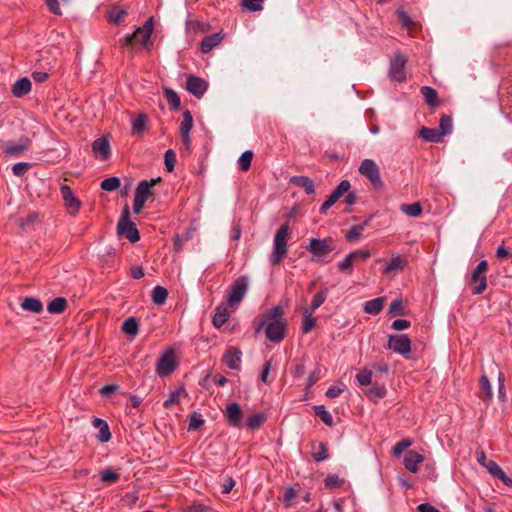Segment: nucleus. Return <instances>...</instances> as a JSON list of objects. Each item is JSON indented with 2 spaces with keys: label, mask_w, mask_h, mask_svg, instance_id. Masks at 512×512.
<instances>
[{
  "label": "nucleus",
  "mask_w": 512,
  "mask_h": 512,
  "mask_svg": "<svg viewBox=\"0 0 512 512\" xmlns=\"http://www.w3.org/2000/svg\"><path fill=\"white\" fill-rule=\"evenodd\" d=\"M228 317L229 313L227 307L225 305L217 306L212 317L214 327L221 328L226 323Z\"/></svg>",
  "instance_id": "nucleus-26"
},
{
  "label": "nucleus",
  "mask_w": 512,
  "mask_h": 512,
  "mask_svg": "<svg viewBox=\"0 0 512 512\" xmlns=\"http://www.w3.org/2000/svg\"><path fill=\"white\" fill-rule=\"evenodd\" d=\"M29 146V140L25 139L18 144L9 143L5 146L4 152L10 156L17 157L22 155Z\"/></svg>",
  "instance_id": "nucleus-27"
},
{
  "label": "nucleus",
  "mask_w": 512,
  "mask_h": 512,
  "mask_svg": "<svg viewBox=\"0 0 512 512\" xmlns=\"http://www.w3.org/2000/svg\"><path fill=\"white\" fill-rule=\"evenodd\" d=\"M284 310L281 306L269 309L258 322L255 332L258 333L265 327V334L269 341L279 343L285 336L286 322L282 319Z\"/></svg>",
  "instance_id": "nucleus-1"
},
{
  "label": "nucleus",
  "mask_w": 512,
  "mask_h": 512,
  "mask_svg": "<svg viewBox=\"0 0 512 512\" xmlns=\"http://www.w3.org/2000/svg\"><path fill=\"white\" fill-rule=\"evenodd\" d=\"M152 301L156 305H162L165 303L167 297H168V291L166 288L162 286H156L152 290Z\"/></svg>",
  "instance_id": "nucleus-34"
},
{
  "label": "nucleus",
  "mask_w": 512,
  "mask_h": 512,
  "mask_svg": "<svg viewBox=\"0 0 512 512\" xmlns=\"http://www.w3.org/2000/svg\"><path fill=\"white\" fill-rule=\"evenodd\" d=\"M30 163L27 162H18L12 166V172L15 176H22L29 169Z\"/></svg>",
  "instance_id": "nucleus-59"
},
{
  "label": "nucleus",
  "mask_w": 512,
  "mask_h": 512,
  "mask_svg": "<svg viewBox=\"0 0 512 512\" xmlns=\"http://www.w3.org/2000/svg\"><path fill=\"white\" fill-rule=\"evenodd\" d=\"M326 297H327V290L326 289L318 291L314 295L313 300L311 302L312 311H315L317 308H319L324 303V301L326 300Z\"/></svg>",
  "instance_id": "nucleus-49"
},
{
  "label": "nucleus",
  "mask_w": 512,
  "mask_h": 512,
  "mask_svg": "<svg viewBox=\"0 0 512 512\" xmlns=\"http://www.w3.org/2000/svg\"><path fill=\"white\" fill-rule=\"evenodd\" d=\"M368 222L369 220H366L362 224L351 226V228L346 232L345 238L348 241H358L363 234L365 226L368 225Z\"/></svg>",
  "instance_id": "nucleus-31"
},
{
  "label": "nucleus",
  "mask_w": 512,
  "mask_h": 512,
  "mask_svg": "<svg viewBox=\"0 0 512 512\" xmlns=\"http://www.w3.org/2000/svg\"><path fill=\"white\" fill-rule=\"evenodd\" d=\"M185 87L195 97L201 98L208 89V83L201 77L189 75Z\"/></svg>",
  "instance_id": "nucleus-14"
},
{
  "label": "nucleus",
  "mask_w": 512,
  "mask_h": 512,
  "mask_svg": "<svg viewBox=\"0 0 512 512\" xmlns=\"http://www.w3.org/2000/svg\"><path fill=\"white\" fill-rule=\"evenodd\" d=\"M479 388L481 394L484 395L486 400L491 399L492 397V387L490 381L486 375H482L479 381Z\"/></svg>",
  "instance_id": "nucleus-42"
},
{
  "label": "nucleus",
  "mask_w": 512,
  "mask_h": 512,
  "mask_svg": "<svg viewBox=\"0 0 512 512\" xmlns=\"http://www.w3.org/2000/svg\"><path fill=\"white\" fill-rule=\"evenodd\" d=\"M117 232L119 235H124L131 243L139 241L140 234L136 225L129 221V209L125 207L122 216L117 225Z\"/></svg>",
  "instance_id": "nucleus-5"
},
{
  "label": "nucleus",
  "mask_w": 512,
  "mask_h": 512,
  "mask_svg": "<svg viewBox=\"0 0 512 512\" xmlns=\"http://www.w3.org/2000/svg\"><path fill=\"white\" fill-rule=\"evenodd\" d=\"M164 162L167 171L172 172L176 163V153L173 150L168 149L164 155Z\"/></svg>",
  "instance_id": "nucleus-48"
},
{
  "label": "nucleus",
  "mask_w": 512,
  "mask_h": 512,
  "mask_svg": "<svg viewBox=\"0 0 512 512\" xmlns=\"http://www.w3.org/2000/svg\"><path fill=\"white\" fill-rule=\"evenodd\" d=\"M21 308L33 313H41L43 310L42 302L35 297H27L21 303Z\"/></svg>",
  "instance_id": "nucleus-29"
},
{
  "label": "nucleus",
  "mask_w": 512,
  "mask_h": 512,
  "mask_svg": "<svg viewBox=\"0 0 512 512\" xmlns=\"http://www.w3.org/2000/svg\"><path fill=\"white\" fill-rule=\"evenodd\" d=\"M355 260V253L350 252L344 260L338 263V269L346 274H351L353 271V262Z\"/></svg>",
  "instance_id": "nucleus-37"
},
{
  "label": "nucleus",
  "mask_w": 512,
  "mask_h": 512,
  "mask_svg": "<svg viewBox=\"0 0 512 512\" xmlns=\"http://www.w3.org/2000/svg\"><path fill=\"white\" fill-rule=\"evenodd\" d=\"M163 92L166 100L170 104L171 109H178L180 107L181 101L176 91L170 88H165Z\"/></svg>",
  "instance_id": "nucleus-38"
},
{
  "label": "nucleus",
  "mask_w": 512,
  "mask_h": 512,
  "mask_svg": "<svg viewBox=\"0 0 512 512\" xmlns=\"http://www.w3.org/2000/svg\"><path fill=\"white\" fill-rule=\"evenodd\" d=\"M423 461L424 456L416 451H409L404 456V466L412 473H416L418 471V464Z\"/></svg>",
  "instance_id": "nucleus-19"
},
{
  "label": "nucleus",
  "mask_w": 512,
  "mask_h": 512,
  "mask_svg": "<svg viewBox=\"0 0 512 512\" xmlns=\"http://www.w3.org/2000/svg\"><path fill=\"white\" fill-rule=\"evenodd\" d=\"M488 264L486 260H481L472 272L470 284L474 285L472 293L474 295L482 294L487 287V278L483 273L487 270Z\"/></svg>",
  "instance_id": "nucleus-10"
},
{
  "label": "nucleus",
  "mask_w": 512,
  "mask_h": 512,
  "mask_svg": "<svg viewBox=\"0 0 512 512\" xmlns=\"http://www.w3.org/2000/svg\"><path fill=\"white\" fill-rule=\"evenodd\" d=\"M421 94L423 95L426 103L429 106H437L438 104V93L437 91L429 86H422L421 87Z\"/></svg>",
  "instance_id": "nucleus-32"
},
{
  "label": "nucleus",
  "mask_w": 512,
  "mask_h": 512,
  "mask_svg": "<svg viewBox=\"0 0 512 512\" xmlns=\"http://www.w3.org/2000/svg\"><path fill=\"white\" fill-rule=\"evenodd\" d=\"M92 150L95 157L107 160L110 157V145L106 137L97 138L92 143Z\"/></svg>",
  "instance_id": "nucleus-16"
},
{
  "label": "nucleus",
  "mask_w": 512,
  "mask_h": 512,
  "mask_svg": "<svg viewBox=\"0 0 512 512\" xmlns=\"http://www.w3.org/2000/svg\"><path fill=\"white\" fill-rule=\"evenodd\" d=\"M146 117L143 114L138 115L132 121V132L133 134L142 133L145 129Z\"/></svg>",
  "instance_id": "nucleus-46"
},
{
  "label": "nucleus",
  "mask_w": 512,
  "mask_h": 512,
  "mask_svg": "<svg viewBox=\"0 0 512 512\" xmlns=\"http://www.w3.org/2000/svg\"><path fill=\"white\" fill-rule=\"evenodd\" d=\"M120 184V179L118 177H109L101 182L100 187L102 190L111 192L118 189Z\"/></svg>",
  "instance_id": "nucleus-44"
},
{
  "label": "nucleus",
  "mask_w": 512,
  "mask_h": 512,
  "mask_svg": "<svg viewBox=\"0 0 512 512\" xmlns=\"http://www.w3.org/2000/svg\"><path fill=\"white\" fill-rule=\"evenodd\" d=\"M242 352L236 347H230L223 356V361L232 370H238Z\"/></svg>",
  "instance_id": "nucleus-18"
},
{
  "label": "nucleus",
  "mask_w": 512,
  "mask_h": 512,
  "mask_svg": "<svg viewBox=\"0 0 512 512\" xmlns=\"http://www.w3.org/2000/svg\"><path fill=\"white\" fill-rule=\"evenodd\" d=\"M400 210L409 217H418L422 213V206L420 203L402 204Z\"/></svg>",
  "instance_id": "nucleus-35"
},
{
  "label": "nucleus",
  "mask_w": 512,
  "mask_h": 512,
  "mask_svg": "<svg viewBox=\"0 0 512 512\" xmlns=\"http://www.w3.org/2000/svg\"><path fill=\"white\" fill-rule=\"evenodd\" d=\"M31 88H32V84H31L30 79L27 77H23V78L18 79L13 84L12 94L15 97L20 98V97L27 95L31 91Z\"/></svg>",
  "instance_id": "nucleus-20"
},
{
  "label": "nucleus",
  "mask_w": 512,
  "mask_h": 512,
  "mask_svg": "<svg viewBox=\"0 0 512 512\" xmlns=\"http://www.w3.org/2000/svg\"><path fill=\"white\" fill-rule=\"evenodd\" d=\"M175 351L172 348L167 349L159 358L156 365V373L160 377L169 376L177 368Z\"/></svg>",
  "instance_id": "nucleus-6"
},
{
  "label": "nucleus",
  "mask_w": 512,
  "mask_h": 512,
  "mask_svg": "<svg viewBox=\"0 0 512 512\" xmlns=\"http://www.w3.org/2000/svg\"><path fill=\"white\" fill-rule=\"evenodd\" d=\"M290 237V228L287 223L277 230L273 240V250L269 256L271 265H278L287 255V243Z\"/></svg>",
  "instance_id": "nucleus-3"
},
{
  "label": "nucleus",
  "mask_w": 512,
  "mask_h": 512,
  "mask_svg": "<svg viewBox=\"0 0 512 512\" xmlns=\"http://www.w3.org/2000/svg\"><path fill=\"white\" fill-rule=\"evenodd\" d=\"M248 290V279L245 276L237 278L231 285L228 295L227 303L230 306L239 304Z\"/></svg>",
  "instance_id": "nucleus-8"
},
{
  "label": "nucleus",
  "mask_w": 512,
  "mask_h": 512,
  "mask_svg": "<svg viewBox=\"0 0 512 512\" xmlns=\"http://www.w3.org/2000/svg\"><path fill=\"white\" fill-rule=\"evenodd\" d=\"M153 33V17L145 21L143 26L138 27L133 34L126 35L120 40L121 44L133 50L135 44H140L144 48H150L152 45L151 35Z\"/></svg>",
  "instance_id": "nucleus-2"
},
{
  "label": "nucleus",
  "mask_w": 512,
  "mask_h": 512,
  "mask_svg": "<svg viewBox=\"0 0 512 512\" xmlns=\"http://www.w3.org/2000/svg\"><path fill=\"white\" fill-rule=\"evenodd\" d=\"M387 393L385 386H373L369 390V396L375 399L383 398Z\"/></svg>",
  "instance_id": "nucleus-60"
},
{
  "label": "nucleus",
  "mask_w": 512,
  "mask_h": 512,
  "mask_svg": "<svg viewBox=\"0 0 512 512\" xmlns=\"http://www.w3.org/2000/svg\"><path fill=\"white\" fill-rule=\"evenodd\" d=\"M407 264V261L405 258H403L400 255H394L390 261L387 263V265L383 268L384 274H392L398 270H402Z\"/></svg>",
  "instance_id": "nucleus-22"
},
{
  "label": "nucleus",
  "mask_w": 512,
  "mask_h": 512,
  "mask_svg": "<svg viewBox=\"0 0 512 512\" xmlns=\"http://www.w3.org/2000/svg\"><path fill=\"white\" fill-rule=\"evenodd\" d=\"M387 346L388 349L403 356L411 352V340L406 334L390 335Z\"/></svg>",
  "instance_id": "nucleus-11"
},
{
  "label": "nucleus",
  "mask_w": 512,
  "mask_h": 512,
  "mask_svg": "<svg viewBox=\"0 0 512 512\" xmlns=\"http://www.w3.org/2000/svg\"><path fill=\"white\" fill-rule=\"evenodd\" d=\"M271 368H272V362L271 360H267L263 366V369H262V372L260 374V380L265 383V384H268V375L271 371Z\"/></svg>",
  "instance_id": "nucleus-63"
},
{
  "label": "nucleus",
  "mask_w": 512,
  "mask_h": 512,
  "mask_svg": "<svg viewBox=\"0 0 512 512\" xmlns=\"http://www.w3.org/2000/svg\"><path fill=\"white\" fill-rule=\"evenodd\" d=\"M185 393L183 388L173 391L169 394V397L164 401V407L169 408L173 404L178 403L182 394Z\"/></svg>",
  "instance_id": "nucleus-51"
},
{
  "label": "nucleus",
  "mask_w": 512,
  "mask_h": 512,
  "mask_svg": "<svg viewBox=\"0 0 512 512\" xmlns=\"http://www.w3.org/2000/svg\"><path fill=\"white\" fill-rule=\"evenodd\" d=\"M290 182L298 187L303 188L308 195H311L315 192L314 182L307 176H293Z\"/></svg>",
  "instance_id": "nucleus-24"
},
{
  "label": "nucleus",
  "mask_w": 512,
  "mask_h": 512,
  "mask_svg": "<svg viewBox=\"0 0 512 512\" xmlns=\"http://www.w3.org/2000/svg\"><path fill=\"white\" fill-rule=\"evenodd\" d=\"M161 180L160 177H157L155 179H151L150 181L148 180H141L137 187H136V190H135V196L144 200L146 202V200L148 199V197L150 195H152V191H151V188L156 185V183H158L159 181Z\"/></svg>",
  "instance_id": "nucleus-17"
},
{
  "label": "nucleus",
  "mask_w": 512,
  "mask_h": 512,
  "mask_svg": "<svg viewBox=\"0 0 512 512\" xmlns=\"http://www.w3.org/2000/svg\"><path fill=\"white\" fill-rule=\"evenodd\" d=\"M225 418L228 424L232 427H239L242 422L243 412L239 404L233 402L229 403L225 409Z\"/></svg>",
  "instance_id": "nucleus-15"
},
{
  "label": "nucleus",
  "mask_w": 512,
  "mask_h": 512,
  "mask_svg": "<svg viewBox=\"0 0 512 512\" xmlns=\"http://www.w3.org/2000/svg\"><path fill=\"white\" fill-rule=\"evenodd\" d=\"M204 424L200 414L193 413L189 418V430H197Z\"/></svg>",
  "instance_id": "nucleus-55"
},
{
  "label": "nucleus",
  "mask_w": 512,
  "mask_h": 512,
  "mask_svg": "<svg viewBox=\"0 0 512 512\" xmlns=\"http://www.w3.org/2000/svg\"><path fill=\"white\" fill-rule=\"evenodd\" d=\"M193 127V117L190 111L186 110L183 113V119L180 125V132L181 133H190L191 129Z\"/></svg>",
  "instance_id": "nucleus-45"
},
{
  "label": "nucleus",
  "mask_w": 512,
  "mask_h": 512,
  "mask_svg": "<svg viewBox=\"0 0 512 512\" xmlns=\"http://www.w3.org/2000/svg\"><path fill=\"white\" fill-rule=\"evenodd\" d=\"M61 195L65 202L66 209L70 215H76L81 207L80 200L74 195L72 189L68 185L61 187Z\"/></svg>",
  "instance_id": "nucleus-13"
},
{
  "label": "nucleus",
  "mask_w": 512,
  "mask_h": 512,
  "mask_svg": "<svg viewBox=\"0 0 512 512\" xmlns=\"http://www.w3.org/2000/svg\"><path fill=\"white\" fill-rule=\"evenodd\" d=\"M406 64L407 58L401 54H395L394 58L390 61L388 70L389 78L397 83H402L406 80Z\"/></svg>",
  "instance_id": "nucleus-7"
},
{
  "label": "nucleus",
  "mask_w": 512,
  "mask_h": 512,
  "mask_svg": "<svg viewBox=\"0 0 512 512\" xmlns=\"http://www.w3.org/2000/svg\"><path fill=\"white\" fill-rule=\"evenodd\" d=\"M252 159H253V152L251 150H247V151L243 152L238 159L239 169L241 171L249 170V168L251 166Z\"/></svg>",
  "instance_id": "nucleus-41"
},
{
  "label": "nucleus",
  "mask_w": 512,
  "mask_h": 512,
  "mask_svg": "<svg viewBox=\"0 0 512 512\" xmlns=\"http://www.w3.org/2000/svg\"><path fill=\"white\" fill-rule=\"evenodd\" d=\"M328 458V449L324 443L319 444V451L313 454V459L316 462L324 461Z\"/></svg>",
  "instance_id": "nucleus-61"
},
{
  "label": "nucleus",
  "mask_w": 512,
  "mask_h": 512,
  "mask_svg": "<svg viewBox=\"0 0 512 512\" xmlns=\"http://www.w3.org/2000/svg\"><path fill=\"white\" fill-rule=\"evenodd\" d=\"M351 188L348 180H342L338 186L332 191L328 199L320 207V213H325L330 209L345 193Z\"/></svg>",
  "instance_id": "nucleus-12"
},
{
  "label": "nucleus",
  "mask_w": 512,
  "mask_h": 512,
  "mask_svg": "<svg viewBox=\"0 0 512 512\" xmlns=\"http://www.w3.org/2000/svg\"><path fill=\"white\" fill-rule=\"evenodd\" d=\"M119 386L116 385V384H108V385H105L103 386L101 389H100V395L101 396H110L111 394H113L114 392L118 391L119 390Z\"/></svg>",
  "instance_id": "nucleus-64"
},
{
  "label": "nucleus",
  "mask_w": 512,
  "mask_h": 512,
  "mask_svg": "<svg viewBox=\"0 0 512 512\" xmlns=\"http://www.w3.org/2000/svg\"><path fill=\"white\" fill-rule=\"evenodd\" d=\"M412 444L413 441L411 439H403L397 442L393 447V455L399 457Z\"/></svg>",
  "instance_id": "nucleus-47"
},
{
  "label": "nucleus",
  "mask_w": 512,
  "mask_h": 512,
  "mask_svg": "<svg viewBox=\"0 0 512 512\" xmlns=\"http://www.w3.org/2000/svg\"><path fill=\"white\" fill-rule=\"evenodd\" d=\"M265 421V416L262 413H256L251 415L246 422L247 428L251 430H256L261 427V425Z\"/></svg>",
  "instance_id": "nucleus-40"
},
{
  "label": "nucleus",
  "mask_w": 512,
  "mask_h": 512,
  "mask_svg": "<svg viewBox=\"0 0 512 512\" xmlns=\"http://www.w3.org/2000/svg\"><path fill=\"white\" fill-rule=\"evenodd\" d=\"M437 129H438V131H440L442 137L449 135L453 129L452 118L448 115H443L440 118L439 128H437Z\"/></svg>",
  "instance_id": "nucleus-39"
},
{
  "label": "nucleus",
  "mask_w": 512,
  "mask_h": 512,
  "mask_svg": "<svg viewBox=\"0 0 512 512\" xmlns=\"http://www.w3.org/2000/svg\"><path fill=\"white\" fill-rule=\"evenodd\" d=\"M67 306V301L63 297L53 299L47 306V311L51 314L62 313Z\"/></svg>",
  "instance_id": "nucleus-33"
},
{
  "label": "nucleus",
  "mask_w": 512,
  "mask_h": 512,
  "mask_svg": "<svg viewBox=\"0 0 512 512\" xmlns=\"http://www.w3.org/2000/svg\"><path fill=\"white\" fill-rule=\"evenodd\" d=\"M359 172L361 175L365 176L375 188L383 187L379 167L372 159H364L359 166Z\"/></svg>",
  "instance_id": "nucleus-9"
},
{
  "label": "nucleus",
  "mask_w": 512,
  "mask_h": 512,
  "mask_svg": "<svg viewBox=\"0 0 512 512\" xmlns=\"http://www.w3.org/2000/svg\"><path fill=\"white\" fill-rule=\"evenodd\" d=\"M384 302H385L384 297L374 298L365 303L363 310L365 313H368L371 315H377L383 309Z\"/></svg>",
  "instance_id": "nucleus-28"
},
{
  "label": "nucleus",
  "mask_w": 512,
  "mask_h": 512,
  "mask_svg": "<svg viewBox=\"0 0 512 512\" xmlns=\"http://www.w3.org/2000/svg\"><path fill=\"white\" fill-rule=\"evenodd\" d=\"M324 482L326 487L336 488L343 483V480L340 479L339 476L336 474H330L325 478Z\"/></svg>",
  "instance_id": "nucleus-58"
},
{
  "label": "nucleus",
  "mask_w": 512,
  "mask_h": 512,
  "mask_svg": "<svg viewBox=\"0 0 512 512\" xmlns=\"http://www.w3.org/2000/svg\"><path fill=\"white\" fill-rule=\"evenodd\" d=\"M333 240L331 238H312L307 250L313 255V261L325 263V257L334 250Z\"/></svg>",
  "instance_id": "nucleus-4"
},
{
  "label": "nucleus",
  "mask_w": 512,
  "mask_h": 512,
  "mask_svg": "<svg viewBox=\"0 0 512 512\" xmlns=\"http://www.w3.org/2000/svg\"><path fill=\"white\" fill-rule=\"evenodd\" d=\"M388 312H389V314H392V315H400V316L403 315L404 309H403L402 301L400 299L393 300L390 304Z\"/></svg>",
  "instance_id": "nucleus-56"
},
{
  "label": "nucleus",
  "mask_w": 512,
  "mask_h": 512,
  "mask_svg": "<svg viewBox=\"0 0 512 512\" xmlns=\"http://www.w3.org/2000/svg\"><path fill=\"white\" fill-rule=\"evenodd\" d=\"M264 0H243V6L250 11H260L263 8Z\"/></svg>",
  "instance_id": "nucleus-57"
},
{
  "label": "nucleus",
  "mask_w": 512,
  "mask_h": 512,
  "mask_svg": "<svg viewBox=\"0 0 512 512\" xmlns=\"http://www.w3.org/2000/svg\"><path fill=\"white\" fill-rule=\"evenodd\" d=\"M314 326H315V319L312 317L311 313H308V311L305 310L303 322H302L303 333L310 332Z\"/></svg>",
  "instance_id": "nucleus-52"
},
{
  "label": "nucleus",
  "mask_w": 512,
  "mask_h": 512,
  "mask_svg": "<svg viewBox=\"0 0 512 512\" xmlns=\"http://www.w3.org/2000/svg\"><path fill=\"white\" fill-rule=\"evenodd\" d=\"M120 475L111 470V469H105L101 474V481L105 483H114L119 479Z\"/></svg>",
  "instance_id": "nucleus-54"
},
{
  "label": "nucleus",
  "mask_w": 512,
  "mask_h": 512,
  "mask_svg": "<svg viewBox=\"0 0 512 512\" xmlns=\"http://www.w3.org/2000/svg\"><path fill=\"white\" fill-rule=\"evenodd\" d=\"M122 331L132 337H135L139 332V322L136 317L127 318L122 325Z\"/></svg>",
  "instance_id": "nucleus-30"
},
{
  "label": "nucleus",
  "mask_w": 512,
  "mask_h": 512,
  "mask_svg": "<svg viewBox=\"0 0 512 512\" xmlns=\"http://www.w3.org/2000/svg\"><path fill=\"white\" fill-rule=\"evenodd\" d=\"M419 137L430 143H439L442 135L437 128L422 127L419 131Z\"/></svg>",
  "instance_id": "nucleus-25"
},
{
  "label": "nucleus",
  "mask_w": 512,
  "mask_h": 512,
  "mask_svg": "<svg viewBox=\"0 0 512 512\" xmlns=\"http://www.w3.org/2000/svg\"><path fill=\"white\" fill-rule=\"evenodd\" d=\"M93 425L95 428L99 429V432L96 436L97 439L102 443L108 442L111 438V433L107 422L101 418H95L93 420Z\"/></svg>",
  "instance_id": "nucleus-23"
},
{
  "label": "nucleus",
  "mask_w": 512,
  "mask_h": 512,
  "mask_svg": "<svg viewBox=\"0 0 512 512\" xmlns=\"http://www.w3.org/2000/svg\"><path fill=\"white\" fill-rule=\"evenodd\" d=\"M127 14L124 9H114L108 13V21L113 24H119L121 19Z\"/></svg>",
  "instance_id": "nucleus-53"
},
{
  "label": "nucleus",
  "mask_w": 512,
  "mask_h": 512,
  "mask_svg": "<svg viewBox=\"0 0 512 512\" xmlns=\"http://www.w3.org/2000/svg\"><path fill=\"white\" fill-rule=\"evenodd\" d=\"M223 39L220 33H214L204 37L201 41V52L207 54L213 50L214 47L219 45Z\"/></svg>",
  "instance_id": "nucleus-21"
},
{
  "label": "nucleus",
  "mask_w": 512,
  "mask_h": 512,
  "mask_svg": "<svg viewBox=\"0 0 512 512\" xmlns=\"http://www.w3.org/2000/svg\"><path fill=\"white\" fill-rule=\"evenodd\" d=\"M485 468L488 470V472L495 478L498 477V475L504 471L495 461H488Z\"/></svg>",
  "instance_id": "nucleus-62"
},
{
  "label": "nucleus",
  "mask_w": 512,
  "mask_h": 512,
  "mask_svg": "<svg viewBox=\"0 0 512 512\" xmlns=\"http://www.w3.org/2000/svg\"><path fill=\"white\" fill-rule=\"evenodd\" d=\"M398 21L402 25V27L406 29H411L415 26V22L411 19V17L408 15L406 11L403 9H398L396 11Z\"/></svg>",
  "instance_id": "nucleus-43"
},
{
  "label": "nucleus",
  "mask_w": 512,
  "mask_h": 512,
  "mask_svg": "<svg viewBox=\"0 0 512 512\" xmlns=\"http://www.w3.org/2000/svg\"><path fill=\"white\" fill-rule=\"evenodd\" d=\"M314 412L327 426L333 425V417L323 405L314 406Z\"/></svg>",
  "instance_id": "nucleus-36"
},
{
  "label": "nucleus",
  "mask_w": 512,
  "mask_h": 512,
  "mask_svg": "<svg viewBox=\"0 0 512 512\" xmlns=\"http://www.w3.org/2000/svg\"><path fill=\"white\" fill-rule=\"evenodd\" d=\"M356 379L359 385L367 386L372 382V372L368 369H363L357 374Z\"/></svg>",
  "instance_id": "nucleus-50"
}]
</instances>
